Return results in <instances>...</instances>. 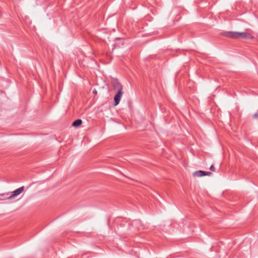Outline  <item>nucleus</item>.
<instances>
[{
    "mask_svg": "<svg viewBox=\"0 0 258 258\" xmlns=\"http://www.w3.org/2000/svg\"><path fill=\"white\" fill-rule=\"evenodd\" d=\"M225 36L231 38H247L251 39L252 36L249 33L246 32H225L224 33Z\"/></svg>",
    "mask_w": 258,
    "mask_h": 258,
    "instance_id": "1",
    "label": "nucleus"
},
{
    "mask_svg": "<svg viewBox=\"0 0 258 258\" xmlns=\"http://www.w3.org/2000/svg\"><path fill=\"white\" fill-rule=\"evenodd\" d=\"M253 117L254 118H257L258 117V113H255L253 115Z\"/></svg>",
    "mask_w": 258,
    "mask_h": 258,
    "instance_id": "11",
    "label": "nucleus"
},
{
    "mask_svg": "<svg viewBox=\"0 0 258 258\" xmlns=\"http://www.w3.org/2000/svg\"><path fill=\"white\" fill-rule=\"evenodd\" d=\"M82 123V120L80 119H78L75 120L72 124V125L75 127L79 126Z\"/></svg>",
    "mask_w": 258,
    "mask_h": 258,
    "instance_id": "7",
    "label": "nucleus"
},
{
    "mask_svg": "<svg viewBox=\"0 0 258 258\" xmlns=\"http://www.w3.org/2000/svg\"><path fill=\"white\" fill-rule=\"evenodd\" d=\"M10 192H6L4 194H2L0 195V199L2 200H9L8 199H5L4 197H9L10 196Z\"/></svg>",
    "mask_w": 258,
    "mask_h": 258,
    "instance_id": "8",
    "label": "nucleus"
},
{
    "mask_svg": "<svg viewBox=\"0 0 258 258\" xmlns=\"http://www.w3.org/2000/svg\"><path fill=\"white\" fill-rule=\"evenodd\" d=\"M24 186H22L15 190L14 191L12 192L11 195L9 197H4V198L8 199H13L15 197L19 196L20 194H21L22 191L24 190Z\"/></svg>",
    "mask_w": 258,
    "mask_h": 258,
    "instance_id": "2",
    "label": "nucleus"
},
{
    "mask_svg": "<svg viewBox=\"0 0 258 258\" xmlns=\"http://www.w3.org/2000/svg\"><path fill=\"white\" fill-rule=\"evenodd\" d=\"M123 94L122 90H118L116 94L114 97V105L116 106L120 102L121 97Z\"/></svg>",
    "mask_w": 258,
    "mask_h": 258,
    "instance_id": "3",
    "label": "nucleus"
},
{
    "mask_svg": "<svg viewBox=\"0 0 258 258\" xmlns=\"http://www.w3.org/2000/svg\"><path fill=\"white\" fill-rule=\"evenodd\" d=\"M205 176L206 175H211L212 174V173L210 172H207V171H205Z\"/></svg>",
    "mask_w": 258,
    "mask_h": 258,
    "instance_id": "10",
    "label": "nucleus"
},
{
    "mask_svg": "<svg viewBox=\"0 0 258 258\" xmlns=\"http://www.w3.org/2000/svg\"><path fill=\"white\" fill-rule=\"evenodd\" d=\"M132 226L135 227L138 230L143 228L142 222L140 220H134L132 223Z\"/></svg>",
    "mask_w": 258,
    "mask_h": 258,
    "instance_id": "5",
    "label": "nucleus"
},
{
    "mask_svg": "<svg viewBox=\"0 0 258 258\" xmlns=\"http://www.w3.org/2000/svg\"><path fill=\"white\" fill-rule=\"evenodd\" d=\"M210 169L212 171H215V167L213 165H212L210 167Z\"/></svg>",
    "mask_w": 258,
    "mask_h": 258,
    "instance_id": "9",
    "label": "nucleus"
},
{
    "mask_svg": "<svg viewBox=\"0 0 258 258\" xmlns=\"http://www.w3.org/2000/svg\"><path fill=\"white\" fill-rule=\"evenodd\" d=\"M93 93L96 96L97 95V91L96 89H94L93 91Z\"/></svg>",
    "mask_w": 258,
    "mask_h": 258,
    "instance_id": "12",
    "label": "nucleus"
},
{
    "mask_svg": "<svg viewBox=\"0 0 258 258\" xmlns=\"http://www.w3.org/2000/svg\"><path fill=\"white\" fill-rule=\"evenodd\" d=\"M205 171L202 170L197 171L193 173V175L196 177H202L205 176Z\"/></svg>",
    "mask_w": 258,
    "mask_h": 258,
    "instance_id": "6",
    "label": "nucleus"
},
{
    "mask_svg": "<svg viewBox=\"0 0 258 258\" xmlns=\"http://www.w3.org/2000/svg\"><path fill=\"white\" fill-rule=\"evenodd\" d=\"M111 84L114 89H116L117 91L122 90V86L117 79H114L112 80Z\"/></svg>",
    "mask_w": 258,
    "mask_h": 258,
    "instance_id": "4",
    "label": "nucleus"
}]
</instances>
